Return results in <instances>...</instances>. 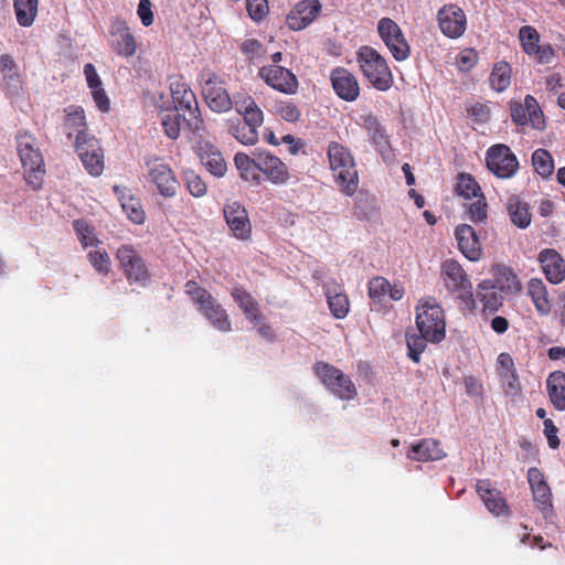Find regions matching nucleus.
I'll return each instance as SVG.
<instances>
[{
    "label": "nucleus",
    "mask_w": 565,
    "mask_h": 565,
    "mask_svg": "<svg viewBox=\"0 0 565 565\" xmlns=\"http://www.w3.org/2000/svg\"><path fill=\"white\" fill-rule=\"evenodd\" d=\"M184 292L214 329L224 333L232 331V321L227 311L205 288L195 280H188L184 285Z\"/></svg>",
    "instance_id": "nucleus-1"
},
{
    "label": "nucleus",
    "mask_w": 565,
    "mask_h": 565,
    "mask_svg": "<svg viewBox=\"0 0 565 565\" xmlns=\"http://www.w3.org/2000/svg\"><path fill=\"white\" fill-rule=\"evenodd\" d=\"M17 151L24 170V180L32 189H40L45 175V166L36 138L29 132L18 134Z\"/></svg>",
    "instance_id": "nucleus-2"
},
{
    "label": "nucleus",
    "mask_w": 565,
    "mask_h": 565,
    "mask_svg": "<svg viewBox=\"0 0 565 565\" xmlns=\"http://www.w3.org/2000/svg\"><path fill=\"white\" fill-rule=\"evenodd\" d=\"M328 158L340 190L349 196L353 195L359 186V177L349 149L337 141H331L328 146Z\"/></svg>",
    "instance_id": "nucleus-3"
},
{
    "label": "nucleus",
    "mask_w": 565,
    "mask_h": 565,
    "mask_svg": "<svg viewBox=\"0 0 565 565\" xmlns=\"http://www.w3.org/2000/svg\"><path fill=\"white\" fill-rule=\"evenodd\" d=\"M416 327L425 332L431 343H440L446 338V318L443 307L433 297L419 300L415 308Z\"/></svg>",
    "instance_id": "nucleus-4"
},
{
    "label": "nucleus",
    "mask_w": 565,
    "mask_h": 565,
    "mask_svg": "<svg viewBox=\"0 0 565 565\" xmlns=\"http://www.w3.org/2000/svg\"><path fill=\"white\" fill-rule=\"evenodd\" d=\"M358 63L364 77L377 89L387 90L393 76L385 58L373 47L362 46L358 51Z\"/></svg>",
    "instance_id": "nucleus-5"
},
{
    "label": "nucleus",
    "mask_w": 565,
    "mask_h": 565,
    "mask_svg": "<svg viewBox=\"0 0 565 565\" xmlns=\"http://www.w3.org/2000/svg\"><path fill=\"white\" fill-rule=\"evenodd\" d=\"M264 121L262 108L237 109L234 117L226 120L227 131L238 142L253 146L258 141V128Z\"/></svg>",
    "instance_id": "nucleus-6"
},
{
    "label": "nucleus",
    "mask_w": 565,
    "mask_h": 565,
    "mask_svg": "<svg viewBox=\"0 0 565 565\" xmlns=\"http://www.w3.org/2000/svg\"><path fill=\"white\" fill-rule=\"evenodd\" d=\"M440 274L447 290L455 294L462 301L466 309L473 310L476 300L472 294V285L462 266L455 259H447L441 265Z\"/></svg>",
    "instance_id": "nucleus-7"
},
{
    "label": "nucleus",
    "mask_w": 565,
    "mask_h": 565,
    "mask_svg": "<svg viewBox=\"0 0 565 565\" xmlns=\"http://www.w3.org/2000/svg\"><path fill=\"white\" fill-rule=\"evenodd\" d=\"M116 259L130 285L146 286L151 278L146 259L130 244H124L116 250Z\"/></svg>",
    "instance_id": "nucleus-8"
},
{
    "label": "nucleus",
    "mask_w": 565,
    "mask_h": 565,
    "mask_svg": "<svg viewBox=\"0 0 565 565\" xmlns=\"http://www.w3.org/2000/svg\"><path fill=\"white\" fill-rule=\"evenodd\" d=\"M313 372L321 383L334 395L341 399H353L358 392L350 376L344 374L340 369L318 361L313 365Z\"/></svg>",
    "instance_id": "nucleus-9"
},
{
    "label": "nucleus",
    "mask_w": 565,
    "mask_h": 565,
    "mask_svg": "<svg viewBox=\"0 0 565 565\" xmlns=\"http://www.w3.org/2000/svg\"><path fill=\"white\" fill-rule=\"evenodd\" d=\"M201 108H164L162 126L166 135L177 139L181 130L196 132L201 129Z\"/></svg>",
    "instance_id": "nucleus-10"
},
{
    "label": "nucleus",
    "mask_w": 565,
    "mask_h": 565,
    "mask_svg": "<svg viewBox=\"0 0 565 565\" xmlns=\"http://www.w3.org/2000/svg\"><path fill=\"white\" fill-rule=\"evenodd\" d=\"M486 166L499 179H510L519 170L516 156L503 143L493 145L487 150Z\"/></svg>",
    "instance_id": "nucleus-11"
},
{
    "label": "nucleus",
    "mask_w": 565,
    "mask_h": 565,
    "mask_svg": "<svg viewBox=\"0 0 565 565\" xmlns=\"http://www.w3.org/2000/svg\"><path fill=\"white\" fill-rule=\"evenodd\" d=\"M148 177L156 185L158 192L164 198H172L177 194L179 181L171 167L159 158H146Z\"/></svg>",
    "instance_id": "nucleus-12"
},
{
    "label": "nucleus",
    "mask_w": 565,
    "mask_h": 565,
    "mask_svg": "<svg viewBox=\"0 0 565 565\" xmlns=\"http://www.w3.org/2000/svg\"><path fill=\"white\" fill-rule=\"evenodd\" d=\"M377 32L396 61H405L409 56V45L396 22L382 18L377 23Z\"/></svg>",
    "instance_id": "nucleus-13"
},
{
    "label": "nucleus",
    "mask_w": 565,
    "mask_h": 565,
    "mask_svg": "<svg viewBox=\"0 0 565 565\" xmlns=\"http://www.w3.org/2000/svg\"><path fill=\"white\" fill-rule=\"evenodd\" d=\"M75 148L86 171L94 177L100 175L104 171V154L98 140L94 137L84 139L79 135Z\"/></svg>",
    "instance_id": "nucleus-14"
},
{
    "label": "nucleus",
    "mask_w": 565,
    "mask_h": 565,
    "mask_svg": "<svg viewBox=\"0 0 565 565\" xmlns=\"http://www.w3.org/2000/svg\"><path fill=\"white\" fill-rule=\"evenodd\" d=\"M223 214L232 235L246 241L252 235V224L248 213L243 204L237 201L227 202L224 205Z\"/></svg>",
    "instance_id": "nucleus-15"
},
{
    "label": "nucleus",
    "mask_w": 565,
    "mask_h": 565,
    "mask_svg": "<svg viewBox=\"0 0 565 565\" xmlns=\"http://www.w3.org/2000/svg\"><path fill=\"white\" fill-rule=\"evenodd\" d=\"M110 46L116 54L130 57L136 53V40L126 21L115 18L109 26Z\"/></svg>",
    "instance_id": "nucleus-16"
},
{
    "label": "nucleus",
    "mask_w": 565,
    "mask_h": 565,
    "mask_svg": "<svg viewBox=\"0 0 565 565\" xmlns=\"http://www.w3.org/2000/svg\"><path fill=\"white\" fill-rule=\"evenodd\" d=\"M526 478L533 494V500L537 509L546 518L553 511L551 488L543 472L536 467H532L527 470Z\"/></svg>",
    "instance_id": "nucleus-17"
},
{
    "label": "nucleus",
    "mask_w": 565,
    "mask_h": 565,
    "mask_svg": "<svg viewBox=\"0 0 565 565\" xmlns=\"http://www.w3.org/2000/svg\"><path fill=\"white\" fill-rule=\"evenodd\" d=\"M195 152L201 163L215 178H223L227 172V163L220 149L209 140L200 139Z\"/></svg>",
    "instance_id": "nucleus-18"
},
{
    "label": "nucleus",
    "mask_w": 565,
    "mask_h": 565,
    "mask_svg": "<svg viewBox=\"0 0 565 565\" xmlns=\"http://www.w3.org/2000/svg\"><path fill=\"white\" fill-rule=\"evenodd\" d=\"M437 17L439 28L446 36L457 39L465 32L466 15L459 7L455 4L444 6L438 11Z\"/></svg>",
    "instance_id": "nucleus-19"
},
{
    "label": "nucleus",
    "mask_w": 565,
    "mask_h": 565,
    "mask_svg": "<svg viewBox=\"0 0 565 565\" xmlns=\"http://www.w3.org/2000/svg\"><path fill=\"white\" fill-rule=\"evenodd\" d=\"M321 11L318 0H302L289 12L286 19L288 28L292 31H300L312 23Z\"/></svg>",
    "instance_id": "nucleus-20"
},
{
    "label": "nucleus",
    "mask_w": 565,
    "mask_h": 565,
    "mask_svg": "<svg viewBox=\"0 0 565 565\" xmlns=\"http://www.w3.org/2000/svg\"><path fill=\"white\" fill-rule=\"evenodd\" d=\"M330 79L335 94L345 102H354L360 94L356 77L347 68L337 67L331 72Z\"/></svg>",
    "instance_id": "nucleus-21"
},
{
    "label": "nucleus",
    "mask_w": 565,
    "mask_h": 565,
    "mask_svg": "<svg viewBox=\"0 0 565 565\" xmlns=\"http://www.w3.org/2000/svg\"><path fill=\"white\" fill-rule=\"evenodd\" d=\"M259 75L269 86L282 93H292L297 87L296 76L279 65L264 66Z\"/></svg>",
    "instance_id": "nucleus-22"
},
{
    "label": "nucleus",
    "mask_w": 565,
    "mask_h": 565,
    "mask_svg": "<svg viewBox=\"0 0 565 565\" xmlns=\"http://www.w3.org/2000/svg\"><path fill=\"white\" fill-rule=\"evenodd\" d=\"M260 174L263 173L270 183L286 184L290 179L288 167L278 157L270 152H259Z\"/></svg>",
    "instance_id": "nucleus-23"
},
{
    "label": "nucleus",
    "mask_w": 565,
    "mask_h": 565,
    "mask_svg": "<svg viewBox=\"0 0 565 565\" xmlns=\"http://www.w3.org/2000/svg\"><path fill=\"white\" fill-rule=\"evenodd\" d=\"M455 236L459 250L471 262L481 258L482 248L475 228L468 224L456 227Z\"/></svg>",
    "instance_id": "nucleus-24"
},
{
    "label": "nucleus",
    "mask_w": 565,
    "mask_h": 565,
    "mask_svg": "<svg viewBox=\"0 0 565 565\" xmlns=\"http://www.w3.org/2000/svg\"><path fill=\"white\" fill-rule=\"evenodd\" d=\"M202 95L206 106H226L231 103L230 95L213 72L202 74Z\"/></svg>",
    "instance_id": "nucleus-25"
},
{
    "label": "nucleus",
    "mask_w": 565,
    "mask_h": 565,
    "mask_svg": "<svg viewBox=\"0 0 565 565\" xmlns=\"http://www.w3.org/2000/svg\"><path fill=\"white\" fill-rule=\"evenodd\" d=\"M476 490L490 513L497 516L509 513L504 498L498 489L492 488L490 480H479Z\"/></svg>",
    "instance_id": "nucleus-26"
},
{
    "label": "nucleus",
    "mask_w": 565,
    "mask_h": 565,
    "mask_svg": "<svg viewBox=\"0 0 565 565\" xmlns=\"http://www.w3.org/2000/svg\"><path fill=\"white\" fill-rule=\"evenodd\" d=\"M543 273L552 284H559L565 279V264L562 256L552 248H545L539 254Z\"/></svg>",
    "instance_id": "nucleus-27"
},
{
    "label": "nucleus",
    "mask_w": 565,
    "mask_h": 565,
    "mask_svg": "<svg viewBox=\"0 0 565 565\" xmlns=\"http://www.w3.org/2000/svg\"><path fill=\"white\" fill-rule=\"evenodd\" d=\"M234 164L238 171L239 178L250 185H259L264 181L260 174L259 153L256 158H250L244 152H237L234 156Z\"/></svg>",
    "instance_id": "nucleus-28"
},
{
    "label": "nucleus",
    "mask_w": 565,
    "mask_h": 565,
    "mask_svg": "<svg viewBox=\"0 0 565 565\" xmlns=\"http://www.w3.org/2000/svg\"><path fill=\"white\" fill-rule=\"evenodd\" d=\"M407 456L412 460L425 462L440 460L446 456V452L441 448L440 441L433 438H425L412 445Z\"/></svg>",
    "instance_id": "nucleus-29"
},
{
    "label": "nucleus",
    "mask_w": 565,
    "mask_h": 565,
    "mask_svg": "<svg viewBox=\"0 0 565 565\" xmlns=\"http://www.w3.org/2000/svg\"><path fill=\"white\" fill-rule=\"evenodd\" d=\"M0 73L4 88L11 95L18 94L22 88V77L19 66L9 54L0 55Z\"/></svg>",
    "instance_id": "nucleus-30"
},
{
    "label": "nucleus",
    "mask_w": 565,
    "mask_h": 565,
    "mask_svg": "<svg viewBox=\"0 0 565 565\" xmlns=\"http://www.w3.org/2000/svg\"><path fill=\"white\" fill-rule=\"evenodd\" d=\"M329 309L335 319H343L349 313L350 302L348 296L337 284L327 285L324 288Z\"/></svg>",
    "instance_id": "nucleus-31"
},
{
    "label": "nucleus",
    "mask_w": 565,
    "mask_h": 565,
    "mask_svg": "<svg viewBox=\"0 0 565 565\" xmlns=\"http://www.w3.org/2000/svg\"><path fill=\"white\" fill-rule=\"evenodd\" d=\"M477 296L483 303V310L494 312L503 303V296L501 290L495 286L492 280H483L478 285Z\"/></svg>",
    "instance_id": "nucleus-32"
},
{
    "label": "nucleus",
    "mask_w": 565,
    "mask_h": 565,
    "mask_svg": "<svg viewBox=\"0 0 565 565\" xmlns=\"http://www.w3.org/2000/svg\"><path fill=\"white\" fill-rule=\"evenodd\" d=\"M547 393L553 406L559 411H565V373L562 371L552 372L547 377Z\"/></svg>",
    "instance_id": "nucleus-33"
},
{
    "label": "nucleus",
    "mask_w": 565,
    "mask_h": 565,
    "mask_svg": "<svg viewBox=\"0 0 565 565\" xmlns=\"http://www.w3.org/2000/svg\"><path fill=\"white\" fill-rule=\"evenodd\" d=\"M527 294L531 297L536 311L541 316H547L552 311L546 286L541 279H531L527 285Z\"/></svg>",
    "instance_id": "nucleus-34"
},
{
    "label": "nucleus",
    "mask_w": 565,
    "mask_h": 565,
    "mask_svg": "<svg viewBox=\"0 0 565 565\" xmlns=\"http://www.w3.org/2000/svg\"><path fill=\"white\" fill-rule=\"evenodd\" d=\"M508 212L511 222L519 228H526L531 224L530 206L526 202H522L519 196L512 195L509 199Z\"/></svg>",
    "instance_id": "nucleus-35"
},
{
    "label": "nucleus",
    "mask_w": 565,
    "mask_h": 565,
    "mask_svg": "<svg viewBox=\"0 0 565 565\" xmlns=\"http://www.w3.org/2000/svg\"><path fill=\"white\" fill-rule=\"evenodd\" d=\"M118 198L128 218L135 224H142L146 220V213L140 200L131 195L130 192L126 190L121 191Z\"/></svg>",
    "instance_id": "nucleus-36"
},
{
    "label": "nucleus",
    "mask_w": 565,
    "mask_h": 565,
    "mask_svg": "<svg viewBox=\"0 0 565 565\" xmlns=\"http://www.w3.org/2000/svg\"><path fill=\"white\" fill-rule=\"evenodd\" d=\"M64 130L68 139L75 136V142L78 141L79 135H83L84 139L90 138L86 134V121L83 108L75 109L65 116Z\"/></svg>",
    "instance_id": "nucleus-37"
},
{
    "label": "nucleus",
    "mask_w": 565,
    "mask_h": 565,
    "mask_svg": "<svg viewBox=\"0 0 565 565\" xmlns=\"http://www.w3.org/2000/svg\"><path fill=\"white\" fill-rule=\"evenodd\" d=\"M39 0H13V9L19 25L28 28L34 23Z\"/></svg>",
    "instance_id": "nucleus-38"
},
{
    "label": "nucleus",
    "mask_w": 565,
    "mask_h": 565,
    "mask_svg": "<svg viewBox=\"0 0 565 565\" xmlns=\"http://www.w3.org/2000/svg\"><path fill=\"white\" fill-rule=\"evenodd\" d=\"M84 74L88 87L92 89V94L97 106H107L108 98L102 88V81L97 74L93 64L88 63L84 66Z\"/></svg>",
    "instance_id": "nucleus-39"
},
{
    "label": "nucleus",
    "mask_w": 565,
    "mask_h": 565,
    "mask_svg": "<svg viewBox=\"0 0 565 565\" xmlns=\"http://www.w3.org/2000/svg\"><path fill=\"white\" fill-rule=\"evenodd\" d=\"M173 106H192L198 102L194 93L181 79H175L170 85Z\"/></svg>",
    "instance_id": "nucleus-40"
},
{
    "label": "nucleus",
    "mask_w": 565,
    "mask_h": 565,
    "mask_svg": "<svg viewBox=\"0 0 565 565\" xmlns=\"http://www.w3.org/2000/svg\"><path fill=\"white\" fill-rule=\"evenodd\" d=\"M489 82L497 92H503L511 83V67L508 63H498L494 65Z\"/></svg>",
    "instance_id": "nucleus-41"
},
{
    "label": "nucleus",
    "mask_w": 565,
    "mask_h": 565,
    "mask_svg": "<svg viewBox=\"0 0 565 565\" xmlns=\"http://www.w3.org/2000/svg\"><path fill=\"white\" fill-rule=\"evenodd\" d=\"M534 170L542 177L548 178L554 172V161L551 153L545 149H536L532 154Z\"/></svg>",
    "instance_id": "nucleus-42"
},
{
    "label": "nucleus",
    "mask_w": 565,
    "mask_h": 565,
    "mask_svg": "<svg viewBox=\"0 0 565 565\" xmlns=\"http://www.w3.org/2000/svg\"><path fill=\"white\" fill-rule=\"evenodd\" d=\"M427 342H430V338H428L425 332H419V334H406L408 358L413 362L419 363L420 354L426 350Z\"/></svg>",
    "instance_id": "nucleus-43"
},
{
    "label": "nucleus",
    "mask_w": 565,
    "mask_h": 565,
    "mask_svg": "<svg viewBox=\"0 0 565 565\" xmlns=\"http://www.w3.org/2000/svg\"><path fill=\"white\" fill-rule=\"evenodd\" d=\"M456 191L458 195L465 199L478 198L483 194L479 183L469 173L459 174Z\"/></svg>",
    "instance_id": "nucleus-44"
},
{
    "label": "nucleus",
    "mask_w": 565,
    "mask_h": 565,
    "mask_svg": "<svg viewBox=\"0 0 565 565\" xmlns=\"http://www.w3.org/2000/svg\"><path fill=\"white\" fill-rule=\"evenodd\" d=\"M73 228L84 248L96 246L99 243V239L94 232V227L85 220H75L73 222Z\"/></svg>",
    "instance_id": "nucleus-45"
},
{
    "label": "nucleus",
    "mask_w": 565,
    "mask_h": 565,
    "mask_svg": "<svg viewBox=\"0 0 565 565\" xmlns=\"http://www.w3.org/2000/svg\"><path fill=\"white\" fill-rule=\"evenodd\" d=\"M183 180L190 194L194 198H203L207 193V184L194 170H186Z\"/></svg>",
    "instance_id": "nucleus-46"
},
{
    "label": "nucleus",
    "mask_w": 565,
    "mask_h": 565,
    "mask_svg": "<svg viewBox=\"0 0 565 565\" xmlns=\"http://www.w3.org/2000/svg\"><path fill=\"white\" fill-rule=\"evenodd\" d=\"M87 258L93 268L100 275L107 276L111 270V260L105 249L88 252Z\"/></svg>",
    "instance_id": "nucleus-47"
},
{
    "label": "nucleus",
    "mask_w": 565,
    "mask_h": 565,
    "mask_svg": "<svg viewBox=\"0 0 565 565\" xmlns=\"http://www.w3.org/2000/svg\"><path fill=\"white\" fill-rule=\"evenodd\" d=\"M388 289L390 281L382 276L373 277L369 281V296L375 302L382 303L387 295Z\"/></svg>",
    "instance_id": "nucleus-48"
},
{
    "label": "nucleus",
    "mask_w": 565,
    "mask_h": 565,
    "mask_svg": "<svg viewBox=\"0 0 565 565\" xmlns=\"http://www.w3.org/2000/svg\"><path fill=\"white\" fill-rule=\"evenodd\" d=\"M519 36L525 53L532 55L539 45L540 36L537 31L533 26L525 25L520 29Z\"/></svg>",
    "instance_id": "nucleus-49"
},
{
    "label": "nucleus",
    "mask_w": 565,
    "mask_h": 565,
    "mask_svg": "<svg viewBox=\"0 0 565 565\" xmlns=\"http://www.w3.org/2000/svg\"><path fill=\"white\" fill-rule=\"evenodd\" d=\"M476 199L477 201L469 205V217L475 223H481L488 217V204L483 194Z\"/></svg>",
    "instance_id": "nucleus-50"
},
{
    "label": "nucleus",
    "mask_w": 565,
    "mask_h": 565,
    "mask_svg": "<svg viewBox=\"0 0 565 565\" xmlns=\"http://www.w3.org/2000/svg\"><path fill=\"white\" fill-rule=\"evenodd\" d=\"M231 296L241 310L252 307L257 302L244 287L238 285L232 288Z\"/></svg>",
    "instance_id": "nucleus-51"
},
{
    "label": "nucleus",
    "mask_w": 565,
    "mask_h": 565,
    "mask_svg": "<svg viewBox=\"0 0 565 565\" xmlns=\"http://www.w3.org/2000/svg\"><path fill=\"white\" fill-rule=\"evenodd\" d=\"M246 9L253 20L259 21L268 13L267 0H246Z\"/></svg>",
    "instance_id": "nucleus-52"
},
{
    "label": "nucleus",
    "mask_w": 565,
    "mask_h": 565,
    "mask_svg": "<svg viewBox=\"0 0 565 565\" xmlns=\"http://www.w3.org/2000/svg\"><path fill=\"white\" fill-rule=\"evenodd\" d=\"M370 137L381 153H385L391 149L388 137L386 136L383 127H380L377 130L373 131Z\"/></svg>",
    "instance_id": "nucleus-53"
},
{
    "label": "nucleus",
    "mask_w": 565,
    "mask_h": 565,
    "mask_svg": "<svg viewBox=\"0 0 565 565\" xmlns=\"http://www.w3.org/2000/svg\"><path fill=\"white\" fill-rule=\"evenodd\" d=\"M543 425L548 446L553 449L558 448L561 444L557 437L558 428L554 425L552 419H545Z\"/></svg>",
    "instance_id": "nucleus-54"
},
{
    "label": "nucleus",
    "mask_w": 565,
    "mask_h": 565,
    "mask_svg": "<svg viewBox=\"0 0 565 565\" xmlns=\"http://www.w3.org/2000/svg\"><path fill=\"white\" fill-rule=\"evenodd\" d=\"M137 12L145 26H149L153 22L151 2L149 0H140Z\"/></svg>",
    "instance_id": "nucleus-55"
},
{
    "label": "nucleus",
    "mask_w": 565,
    "mask_h": 565,
    "mask_svg": "<svg viewBox=\"0 0 565 565\" xmlns=\"http://www.w3.org/2000/svg\"><path fill=\"white\" fill-rule=\"evenodd\" d=\"M466 393L471 396H481L483 393L482 383L475 376H466L463 379Z\"/></svg>",
    "instance_id": "nucleus-56"
},
{
    "label": "nucleus",
    "mask_w": 565,
    "mask_h": 565,
    "mask_svg": "<svg viewBox=\"0 0 565 565\" xmlns=\"http://www.w3.org/2000/svg\"><path fill=\"white\" fill-rule=\"evenodd\" d=\"M242 311L244 312L246 319L254 327H257L264 320V316L258 302L254 303L252 307L243 309Z\"/></svg>",
    "instance_id": "nucleus-57"
},
{
    "label": "nucleus",
    "mask_w": 565,
    "mask_h": 565,
    "mask_svg": "<svg viewBox=\"0 0 565 565\" xmlns=\"http://www.w3.org/2000/svg\"><path fill=\"white\" fill-rule=\"evenodd\" d=\"M529 125L534 129H543L545 127V117L543 108H531L529 115Z\"/></svg>",
    "instance_id": "nucleus-58"
},
{
    "label": "nucleus",
    "mask_w": 565,
    "mask_h": 565,
    "mask_svg": "<svg viewBox=\"0 0 565 565\" xmlns=\"http://www.w3.org/2000/svg\"><path fill=\"white\" fill-rule=\"evenodd\" d=\"M532 55H535L541 63H550L554 56V50L550 44L537 45Z\"/></svg>",
    "instance_id": "nucleus-59"
},
{
    "label": "nucleus",
    "mask_w": 565,
    "mask_h": 565,
    "mask_svg": "<svg viewBox=\"0 0 565 565\" xmlns=\"http://www.w3.org/2000/svg\"><path fill=\"white\" fill-rule=\"evenodd\" d=\"M530 110L531 108H511V117L518 126H527Z\"/></svg>",
    "instance_id": "nucleus-60"
},
{
    "label": "nucleus",
    "mask_w": 565,
    "mask_h": 565,
    "mask_svg": "<svg viewBox=\"0 0 565 565\" xmlns=\"http://www.w3.org/2000/svg\"><path fill=\"white\" fill-rule=\"evenodd\" d=\"M277 116L288 122H296L300 119L299 108H277Z\"/></svg>",
    "instance_id": "nucleus-61"
},
{
    "label": "nucleus",
    "mask_w": 565,
    "mask_h": 565,
    "mask_svg": "<svg viewBox=\"0 0 565 565\" xmlns=\"http://www.w3.org/2000/svg\"><path fill=\"white\" fill-rule=\"evenodd\" d=\"M260 43L257 40L248 39L242 43V51L248 56H254L259 53Z\"/></svg>",
    "instance_id": "nucleus-62"
},
{
    "label": "nucleus",
    "mask_w": 565,
    "mask_h": 565,
    "mask_svg": "<svg viewBox=\"0 0 565 565\" xmlns=\"http://www.w3.org/2000/svg\"><path fill=\"white\" fill-rule=\"evenodd\" d=\"M498 363L501 365V367H503L508 372H511L512 376L515 377L514 362L509 353H500L498 356Z\"/></svg>",
    "instance_id": "nucleus-63"
},
{
    "label": "nucleus",
    "mask_w": 565,
    "mask_h": 565,
    "mask_svg": "<svg viewBox=\"0 0 565 565\" xmlns=\"http://www.w3.org/2000/svg\"><path fill=\"white\" fill-rule=\"evenodd\" d=\"M284 143L289 145V152L291 154H297L300 148L303 146V142L299 138H295L292 135H286L281 138Z\"/></svg>",
    "instance_id": "nucleus-64"
}]
</instances>
